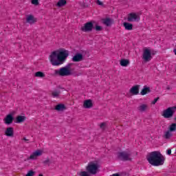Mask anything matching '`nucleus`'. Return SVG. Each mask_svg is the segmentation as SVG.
<instances>
[{
  "mask_svg": "<svg viewBox=\"0 0 176 176\" xmlns=\"http://www.w3.org/2000/svg\"><path fill=\"white\" fill-rule=\"evenodd\" d=\"M94 28L93 22H87L82 27H81V31L82 32H91Z\"/></svg>",
  "mask_w": 176,
  "mask_h": 176,
  "instance_id": "0eeeda50",
  "label": "nucleus"
},
{
  "mask_svg": "<svg viewBox=\"0 0 176 176\" xmlns=\"http://www.w3.org/2000/svg\"><path fill=\"white\" fill-rule=\"evenodd\" d=\"M60 93L61 91H60V90H54L52 91L51 96L53 98H57L60 96Z\"/></svg>",
  "mask_w": 176,
  "mask_h": 176,
  "instance_id": "412c9836",
  "label": "nucleus"
},
{
  "mask_svg": "<svg viewBox=\"0 0 176 176\" xmlns=\"http://www.w3.org/2000/svg\"><path fill=\"white\" fill-rule=\"evenodd\" d=\"M175 120H176V117L175 118Z\"/></svg>",
  "mask_w": 176,
  "mask_h": 176,
  "instance_id": "58836bf2",
  "label": "nucleus"
},
{
  "mask_svg": "<svg viewBox=\"0 0 176 176\" xmlns=\"http://www.w3.org/2000/svg\"><path fill=\"white\" fill-rule=\"evenodd\" d=\"M130 156H131V153L129 151H122L118 153V157L123 162L131 160Z\"/></svg>",
  "mask_w": 176,
  "mask_h": 176,
  "instance_id": "423d86ee",
  "label": "nucleus"
},
{
  "mask_svg": "<svg viewBox=\"0 0 176 176\" xmlns=\"http://www.w3.org/2000/svg\"><path fill=\"white\" fill-rule=\"evenodd\" d=\"M105 126H107V124L105 122H102L100 124V129L104 130L105 129Z\"/></svg>",
  "mask_w": 176,
  "mask_h": 176,
  "instance_id": "2f4dec72",
  "label": "nucleus"
},
{
  "mask_svg": "<svg viewBox=\"0 0 176 176\" xmlns=\"http://www.w3.org/2000/svg\"><path fill=\"white\" fill-rule=\"evenodd\" d=\"M32 5H35V6H38L39 5V0H32Z\"/></svg>",
  "mask_w": 176,
  "mask_h": 176,
  "instance_id": "c756f323",
  "label": "nucleus"
},
{
  "mask_svg": "<svg viewBox=\"0 0 176 176\" xmlns=\"http://www.w3.org/2000/svg\"><path fill=\"white\" fill-rule=\"evenodd\" d=\"M5 135L7 137H13V135H14L13 127H8L5 131Z\"/></svg>",
  "mask_w": 176,
  "mask_h": 176,
  "instance_id": "ddd939ff",
  "label": "nucleus"
},
{
  "mask_svg": "<svg viewBox=\"0 0 176 176\" xmlns=\"http://www.w3.org/2000/svg\"><path fill=\"white\" fill-rule=\"evenodd\" d=\"M163 137L166 140H170V138H171V137H173V133H171V131H167L164 132Z\"/></svg>",
  "mask_w": 176,
  "mask_h": 176,
  "instance_id": "6ab92c4d",
  "label": "nucleus"
},
{
  "mask_svg": "<svg viewBox=\"0 0 176 176\" xmlns=\"http://www.w3.org/2000/svg\"><path fill=\"white\" fill-rule=\"evenodd\" d=\"M26 21H27V23H29V24H34L35 23V19H34V16L29 15L26 18Z\"/></svg>",
  "mask_w": 176,
  "mask_h": 176,
  "instance_id": "4be33fe9",
  "label": "nucleus"
},
{
  "mask_svg": "<svg viewBox=\"0 0 176 176\" xmlns=\"http://www.w3.org/2000/svg\"><path fill=\"white\" fill-rule=\"evenodd\" d=\"M34 76H36V78H45V73L42 72H37L35 73Z\"/></svg>",
  "mask_w": 176,
  "mask_h": 176,
  "instance_id": "bb28decb",
  "label": "nucleus"
},
{
  "mask_svg": "<svg viewBox=\"0 0 176 176\" xmlns=\"http://www.w3.org/2000/svg\"><path fill=\"white\" fill-rule=\"evenodd\" d=\"M54 74L55 75H59V76H69L72 72L71 69H69V67H64L60 69H55Z\"/></svg>",
  "mask_w": 176,
  "mask_h": 176,
  "instance_id": "20e7f679",
  "label": "nucleus"
},
{
  "mask_svg": "<svg viewBox=\"0 0 176 176\" xmlns=\"http://www.w3.org/2000/svg\"><path fill=\"white\" fill-rule=\"evenodd\" d=\"M23 141H28V140L27 139V138H23Z\"/></svg>",
  "mask_w": 176,
  "mask_h": 176,
  "instance_id": "c9c22d12",
  "label": "nucleus"
},
{
  "mask_svg": "<svg viewBox=\"0 0 176 176\" xmlns=\"http://www.w3.org/2000/svg\"><path fill=\"white\" fill-rule=\"evenodd\" d=\"M142 58L146 61V63H148L152 60V54L151 53V50L144 49Z\"/></svg>",
  "mask_w": 176,
  "mask_h": 176,
  "instance_id": "1a4fd4ad",
  "label": "nucleus"
},
{
  "mask_svg": "<svg viewBox=\"0 0 176 176\" xmlns=\"http://www.w3.org/2000/svg\"><path fill=\"white\" fill-rule=\"evenodd\" d=\"M69 56V52L68 50H63L59 52L58 54H57L56 51H54L50 55V61L52 65L58 67L67 60Z\"/></svg>",
  "mask_w": 176,
  "mask_h": 176,
  "instance_id": "f257e3e1",
  "label": "nucleus"
},
{
  "mask_svg": "<svg viewBox=\"0 0 176 176\" xmlns=\"http://www.w3.org/2000/svg\"><path fill=\"white\" fill-rule=\"evenodd\" d=\"M167 155H171V149L167 150Z\"/></svg>",
  "mask_w": 176,
  "mask_h": 176,
  "instance_id": "f704fd0d",
  "label": "nucleus"
},
{
  "mask_svg": "<svg viewBox=\"0 0 176 176\" xmlns=\"http://www.w3.org/2000/svg\"><path fill=\"white\" fill-rule=\"evenodd\" d=\"M103 24H104V25H107V27H109V25H111L112 24V20H111V19L109 18H106L103 19Z\"/></svg>",
  "mask_w": 176,
  "mask_h": 176,
  "instance_id": "393cba45",
  "label": "nucleus"
},
{
  "mask_svg": "<svg viewBox=\"0 0 176 176\" xmlns=\"http://www.w3.org/2000/svg\"><path fill=\"white\" fill-rule=\"evenodd\" d=\"M97 5H99V6H102L103 3L101 1L97 0L96 1Z\"/></svg>",
  "mask_w": 176,
  "mask_h": 176,
  "instance_id": "473e14b6",
  "label": "nucleus"
},
{
  "mask_svg": "<svg viewBox=\"0 0 176 176\" xmlns=\"http://www.w3.org/2000/svg\"><path fill=\"white\" fill-rule=\"evenodd\" d=\"M138 109L140 112H145L148 109V105L145 104H141L138 107Z\"/></svg>",
  "mask_w": 176,
  "mask_h": 176,
  "instance_id": "a211bd4d",
  "label": "nucleus"
},
{
  "mask_svg": "<svg viewBox=\"0 0 176 176\" xmlns=\"http://www.w3.org/2000/svg\"><path fill=\"white\" fill-rule=\"evenodd\" d=\"M50 160H49L48 158L46 159L45 160L43 161V164H47L48 163H50Z\"/></svg>",
  "mask_w": 176,
  "mask_h": 176,
  "instance_id": "72a5a7b5",
  "label": "nucleus"
},
{
  "mask_svg": "<svg viewBox=\"0 0 176 176\" xmlns=\"http://www.w3.org/2000/svg\"><path fill=\"white\" fill-rule=\"evenodd\" d=\"M169 131L173 132V131H176V124L175 123H173L172 124H170L169 126Z\"/></svg>",
  "mask_w": 176,
  "mask_h": 176,
  "instance_id": "cd10ccee",
  "label": "nucleus"
},
{
  "mask_svg": "<svg viewBox=\"0 0 176 176\" xmlns=\"http://www.w3.org/2000/svg\"><path fill=\"white\" fill-rule=\"evenodd\" d=\"M43 151L42 150H36L33 152L28 158V160H36L39 156H42Z\"/></svg>",
  "mask_w": 176,
  "mask_h": 176,
  "instance_id": "6e6552de",
  "label": "nucleus"
},
{
  "mask_svg": "<svg viewBox=\"0 0 176 176\" xmlns=\"http://www.w3.org/2000/svg\"><path fill=\"white\" fill-rule=\"evenodd\" d=\"M55 109H56V111H64V109H65V105H64L63 104H57L55 107Z\"/></svg>",
  "mask_w": 176,
  "mask_h": 176,
  "instance_id": "a878e982",
  "label": "nucleus"
},
{
  "mask_svg": "<svg viewBox=\"0 0 176 176\" xmlns=\"http://www.w3.org/2000/svg\"><path fill=\"white\" fill-rule=\"evenodd\" d=\"M38 176H43V175H42V174H40Z\"/></svg>",
  "mask_w": 176,
  "mask_h": 176,
  "instance_id": "e433bc0d",
  "label": "nucleus"
},
{
  "mask_svg": "<svg viewBox=\"0 0 176 176\" xmlns=\"http://www.w3.org/2000/svg\"><path fill=\"white\" fill-rule=\"evenodd\" d=\"M176 107H168L166 109L163 111L162 116L165 119H170L174 116V113H175Z\"/></svg>",
  "mask_w": 176,
  "mask_h": 176,
  "instance_id": "39448f33",
  "label": "nucleus"
},
{
  "mask_svg": "<svg viewBox=\"0 0 176 176\" xmlns=\"http://www.w3.org/2000/svg\"><path fill=\"white\" fill-rule=\"evenodd\" d=\"M167 89H168V90H170V87H167Z\"/></svg>",
  "mask_w": 176,
  "mask_h": 176,
  "instance_id": "4c0bfd02",
  "label": "nucleus"
},
{
  "mask_svg": "<svg viewBox=\"0 0 176 176\" xmlns=\"http://www.w3.org/2000/svg\"><path fill=\"white\" fill-rule=\"evenodd\" d=\"M83 107H84V108L89 109V108H91V107H93V102L91 101V100H85Z\"/></svg>",
  "mask_w": 176,
  "mask_h": 176,
  "instance_id": "2eb2a0df",
  "label": "nucleus"
},
{
  "mask_svg": "<svg viewBox=\"0 0 176 176\" xmlns=\"http://www.w3.org/2000/svg\"><path fill=\"white\" fill-rule=\"evenodd\" d=\"M123 25L126 31H131L133 30V24L127 22H124Z\"/></svg>",
  "mask_w": 176,
  "mask_h": 176,
  "instance_id": "dca6fc26",
  "label": "nucleus"
},
{
  "mask_svg": "<svg viewBox=\"0 0 176 176\" xmlns=\"http://www.w3.org/2000/svg\"><path fill=\"white\" fill-rule=\"evenodd\" d=\"M83 60V54L80 53H77L72 58L73 63H79Z\"/></svg>",
  "mask_w": 176,
  "mask_h": 176,
  "instance_id": "f8f14e48",
  "label": "nucleus"
},
{
  "mask_svg": "<svg viewBox=\"0 0 176 176\" xmlns=\"http://www.w3.org/2000/svg\"><path fill=\"white\" fill-rule=\"evenodd\" d=\"M149 164L157 167L164 164V157L159 151H153L150 153L146 157Z\"/></svg>",
  "mask_w": 176,
  "mask_h": 176,
  "instance_id": "f03ea898",
  "label": "nucleus"
},
{
  "mask_svg": "<svg viewBox=\"0 0 176 176\" xmlns=\"http://www.w3.org/2000/svg\"><path fill=\"white\" fill-rule=\"evenodd\" d=\"M130 93L133 96H137L140 93V85H135L131 88Z\"/></svg>",
  "mask_w": 176,
  "mask_h": 176,
  "instance_id": "4468645a",
  "label": "nucleus"
},
{
  "mask_svg": "<svg viewBox=\"0 0 176 176\" xmlns=\"http://www.w3.org/2000/svg\"><path fill=\"white\" fill-rule=\"evenodd\" d=\"M65 5H67V0H59L56 3L58 8H63V6H65Z\"/></svg>",
  "mask_w": 176,
  "mask_h": 176,
  "instance_id": "aec40b11",
  "label": "nucleus"
},
{
  "mask_svg": "<svg viewBox=\"0 0 176 176\" xmlns=\"http://www.w3.org/2000/svg\"><path fill=\"white\" fill-rule=\"evenodd\" d=\"M94 29L96 30V31L100 32V31H102V27L96 25L94 28Z\"/></svg>",
  "mask_w": 176,
  "mask_h": 176,
  "instance_id": "c85d7f7f",
  "label": "nucleus"
},
{
  "mask_svg": "<svg viewBox=\"0 0 176 176\" xmlns=\"http://www.w3.org/2000/svg\"><path fill=\"white\" fill-rule=\"evenodd\" d=\"M14 119V118H13V115L8 114L3 119V122L5 124H7L8 126H9V124H12V123H13Z\"/></svg>",
  "mask_w": 176,
  "mask_h": 176,
  "instance_id": "9b49d317",
  "label": "nucleus"
},
{
  "mask_svg": "<svg viewBox=\"0 0 176 176\" xmlns=\"http://www.w3.org/2000/svg\"><path fill=\"white\" fill-rule=\"evenodd\" d=\"M121 67H127L130 64V61L127 59H122L120 62Z\"/></svg>",
  "mask_w": 176,
  "mask_h": 176,
  "instance_id": "5701e85b",
  "label": "nucleus"
},
{
  "mask_svg": "<svg viewBox=\"0 0 176 176\" xmlns=\"http://www.w3.org/2000/svg\"><path fill=\"white\" fill-rule=\"evenodd\" d=\"M160 98L157 97V98H155L153 101L151 102V104H153V105H155V104H156L157 102V101H159Z\"/></svg>",
  "mask_w": 176,
  "mask_h": 176,
  "instance_id": "7c9ffc66",
  "label": "nucleus"
},
{
  "mask_svg": "<svg viewBox=\"0 0 176 176\" xmlns=\"http://www.w3.org/2000/svg\"><path fill=\"white\" fill-rule=\"evenodd\" d=\"M87 171H80L77 173V175L79 176H91L96 175L97 174V171L98 170V165L97 164H94V162H91L88 164L86 166Z\"/></svg>",
  "mask_w": 176,
  "mask_h": 176,
  "instance_id": "7ed1b4c3",
  "label": "nucleus"
},
{
  "mask_svg": "<svg viewBox=\"0 0 176 176\" xmlns=\"http://www.w3.org/2000/svg\"><path fill=\"white\" fill-rule=\"evenodd\" d=\"M25 119L26 118L24 116H18L16 119V123H23V122L25 121Z\"/></svg>",
  "mask_w": 176,
  "mask_h": 176,
  "instance_id": "b1692460",
  "label": "nucleus"
},
{
  "mask_svg": "<svg viewBox=\"0 0 176 176\" xmlns=\"http://www.w3.org/2000/svg\"><path fill=\"white\" fill-rule=\"evenodd\" d=\"M127 20L130 22L140 21V16L134 12L130 13L128 14Z\"/></svg>",
  "mask_w": 176,
  "mask_h": 176,
  "instance_id": "9d476101",
  "label": "nucleus"
},
{
  "mask_svg": "<svg viewBox=\"0 0 176 176\" xmlns=\"http://www.w3.org/2000/svg\"><path fill=\"white\" fill-rule=\"evenodd\" d=\"M148 93H151V88L149 87H144L141 92H140V94L141 96H145L146 94H148Z\"/></svg>",
  "mask_w": 176,
  "mask_h": 176,
  "instance_id": "f3484780",
  "label": "nucleus"
}]
</instances>
